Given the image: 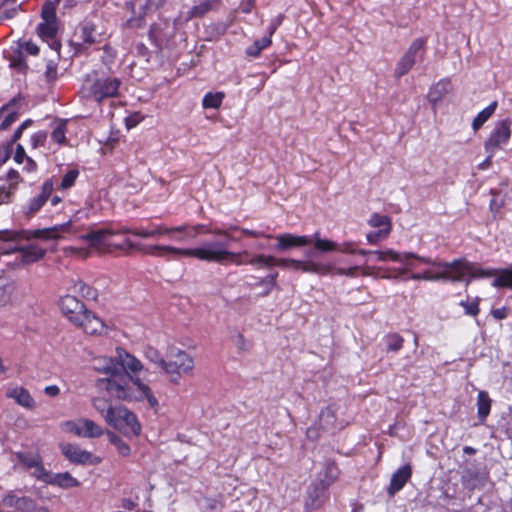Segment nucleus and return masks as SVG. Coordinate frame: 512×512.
<instances>
[{
    "instance_id": "1",
    "label": "nucleus",
    "mask_w": 512,
    "mask_h": 512,
    "mask_svg": "<svg viewBox=\"0 0 512 512\" xmlns=\"http://www.w3.org/2000/svg\"><path fill=\"white\" fill-rule=\"evenodd\" d=\"M230 231H241L245 236L252 238H271L270 234H265L263 231L252 230L248 228H241L236 225H231L228 228L213 227V229H206V234H213L223 237L225 241H210L206 242L203 246L195 248H176L173 246L153 245L149 247L148 253L152 256L164 257L173 256L174 258L189 257L195 258L199 261L208 263H217L221 265L236 264L241 265L244 261L241 259L243 253H235L228 249L229 241H237Z\"/></svg>"
},
{
    "instance_id": "2",
    "label": "nucleus",
    "mask_w": 512,
    "mask_h": 512,
    "mask_svg": "<svg viewBox=\"0 0 512 512\" xmlns=\"http://www.w3.org/2000/svg\"><path fill=\"white\" fill-rule=\"evenodd\" d=\"M91 365L94 370L111 376L98 382L111 397L127 402L146 401L154 410L158 408V400L147 384L128 373L119 375L116 359L98 356L91 360Z\"/></svg>"
},
{
    "instance_id": "3",
    "label": "nucleus",
    "mask_w": 512,
    "mask_h": 512,
    "mask_svg": "<svg viewBox=\"0 0 512 512\" xmlns=\"http://www.w3.org/2000/svg\"><path fill=\"white\" fill-rule=\"evenodd\" d=\"M115 235H121L120 224H110L97 230H91L81 235L80 239L87 242L88 246L99 254L116 251L128 252L135 248V244L129 238H124L120 242L109 241V237Z\"/></svg>"
},
{
    "instance_id": "4",
    "label": "nucleus",
    "mask_w": 512,
    "mask_h": 512,
    "mask_svg": "<svg viewBox=\"0 0 512 512\" xmlns=\"http://www.w3.org/2000/svg\"><path fill=\"white\" fill-rule=\"evenodd\" d=\"M57 5L58 2L52 0H47L44 3L41 9L42 22L37 26V35L52 51L56 53L57 56H59L62 45L60 40L57 38Z\"/></svg>"
},
{
    "instance_id": "5",
    "label": "nucleus",
    "mask_w": 512,
    "mask_h": 512,
    "mask_svg": "<svg viewBox=\"0 0 512 512\" xmlns=\"http://www.w3.org/2000/svg\"><path fill=\"white\" fill-rule=\"evenodd\" d=\"M194 367V359L186 351L176 346L167 348L163 372L171 382L177 383L183 374H191Z\"/></svg>"
},
{
    "instance_id": "6",
    "label": "nucleus",
    "mask_w": 512,
    "mask_h": 512,
    "mask_svg": "<svg viewBox=\"0 0 512 512\" xmlns=\"http://www.w3.org/2000/svg\"><path fill=\"white\" fill-rule=\"evenodd\" d=\"M121 80L116 77H98L96 72L87 75L83 84L86 96L97 102L118 96Z\"/></svg>"
},
{
    "instance_id": "7",
    "label": "nucleus",
    "mask_w": 512,
    "mask_h": 512,
    "mask_svg": "<svg viewBox=\"0 0 512 512\" xmlns=\"http://www.w3.org/2000/svg\"><path fill=\"white\" fill-rule=\"evenodd\" d=\"M34 479L61 489L77 488L80 481L69 472L53 473L34 457Z\"/></svg>"
},
{
    "instance_id": "8",
    "label": "nucleus",
    "mask_w": 512,
    "mask_h": 512,
    "mask_svg": "<svg viewBox=\"0 0 512 512\" xmlns=\"http://www.w3.org/2000/svg\"><path fill=\"white\" fill-rule=\"evenodd\" d=\"M63 432L73 434L79 438H100L105 434V429L95 421L79 417L72 420L64 421L60 424Z\"/></svg>"
},
{
    "instance_id": "9",
    "label": "nucleus",
    "mask_w": 512,
    "mask_h": 512,
    "mask_svg": "<svg viewBox=\"0 0 512 512\" xmlns=\"http://www.w3.org/2000/svg\"><path fill=\"white\" fill-rule=\"evenodd\" d=\"M60 451L63 456L72 464L81 466H96L102 462V458L92 452L83 449L75 443L60 444Z\"/></svg>"
},
{
    "instance_id": "10",
    "label": "nucleus",
    "mask_w": 512,
    "mask_h": 512,
    "mask_svg": "<svg viewBox=\"0 0 512 512\" xmlns=\"http://www.w3.org/2000/svg\"><path fill=\"white\" fill-rule=\"evenodd\" d=\"M511 125L512 121L509 118L496 123L489 137L484 142L486 153L496 154L503 145L509 142L512 134Z\"/></svg>"
},
{
    "instance_id": "11",
    "label": "nucleus",
    "mask_w": 512,
    "mask_h": 512,
    "mask_svg": "<svg viewBox=\"0 0 512 512\" xmlns=\"http://www.w3.org/2000/svg\"><path fill=\"white\" fill-rule=\"evenodd\" d=\"M62 315L73 325L79 323L87 311L85 305L75 296L66 294L58 302Z\"/></svg>"
},
{
    "instance_id": "12",
    "label": "nucleus",
    "mask_w": 512,
    "mask_h": 512,
    "mask_svg": "<svg viewBox=\"0 0 512 512\" xmlns=\"http://www.w3.org/2000/svg\"><path fill=\"white\" fill-rule=\"evenodd\" d=\"M291 264L297 270L312 271L315 267L313 263H306L299 260L277 259L272 255L258 254L249 260V264L257 267L286 266Z\"/></svg>"
},
{
    "instance_id": "13",
    "label": "nucleus",
    "mask_w": 512,
    "mask_h": 512,
    "mask_svg": "<svg viewBox=\"0 0 512 512\" xmlns=\"http://www.w3.org/2000/svg\"><path fill=\"white\" fill-rule=\"evenodd\" d=\"M340 252L349 253V254H361V255H371L374 256L377 261H395V262H403L401 255L391 249H387L385 251H366L359 249L355 243L348 242L343 243L341 247L338 246V250Z\"/></svg>"
},
{
    "instance_id": "14",
    "label": "nucleus",
    "mask_w": 512,
    "mask_h": 512,
    "mask_svg": "<svg viewBox=\"0 0 512 512\" xmlns=\"http://www.w3.org/2000/svg\"><path fill=\"white\" fill-rule=\"evenodd\" d=\"M0 239L3 240H12L13 244L11 247L6 250V253L14 252L20 255L21 262L23 264H30L32 261V253H31V244L29 242V237L25 234V240L27 244L22 245V236L14 233H10L7 231H0Z\"/></svg>"
},
{
    "instance_id": "15",
    "label": "nucleus",
    "mask_w": 512,
    "mask_h": 512,
    "mask_svg": "<svg viewBox=\"0 0 512 512\" xmlns=\"http://www.w3.org/2000/svg\"><path fill=\"white\" fill-rule=\"evenodd\" d=\"M121 234H132L141 238H153L160 235H168L171 239H174L173 227H167L163 224H151L149 228H129L125 225L120 224Z\"/></svg>"
},
{
    "instance_id": "16",
    "label": "nucleus",
    "mask_w": 512,
    "mask_h": 512,
    "mask_svg": "<svg viewBox=\"0 0 512 512\" xmlns=\"http://www.w3.org/2000/svg\"><path fill=\"white\" fill-rule=\"evenodd\" d=\"M271 236V238H275L277 240L274 249L278 252H285L293 248L305 247L312 244V238L307 235L284 233L277 236Z\"/></svg>"
},
{
    "instance_id": "17",
    "label": "nucleus",
    "mask_w": 512,
    "mask_h": 512,
    "mask_svg": "<svg viewBox=\"0 0 512 512\" xmlns=\"http://www.w3.org/2000/svg\"><path fill=\"white\" fill-rule=\"evenodd\" d=\"M81 328L86 334L92 336H103L108 333L109 327L106 323L90 311H86L83 318L75 325Z\"/></svg>"
},
{
    "instance_id": "18",
    "label": "nucleus",
    "mask_w": 512,
    "mask_h": 512,
    "mask_svg": "<svg viewBox=\"0 0 512 512\" xmlns=\"http://www.w3.org/2000/svg\"><path fill=\"white\" fill-rule=\"evenodd\" d=\"M126 414L121 416L119 419V426H114L113 428L123 432L125 435H139L141 432V425L134 413L126 408Z\"/></svg>"
},
{
    "instance_id": "19",
    "label": "nucleus",
    "mask_w": 512,
    "mask_h": 512,
    "mask_svg": "<svg viewBox=\"0 0 512 512\" xmlns=\"http://www.w3.org/2000/svg\"><path fill=\"white\" fill-rule=\"evenodd\" d=\"M117 367L122 368L126 372L137 374L143 370V365L136 357L123 351L118 350L116 357Z\"/></svg>"
},
{
    "instance_id": "20",
    "label": "nucleus",
    "mask_w": 512,
    "mask_h": 512,
    "mask_svg": "<svg viewBox=\"0 0 512 512\" xmlns=\"http://www.w3.org/2000/svg\"><path fill=\"white\" fill-rule=\"evenodd\" d=\"M412 474L411 466L406 464L400 467L395 473H393L388 487V493L390 495L395 494L401 490L406 482L410 479Z\"/></svg>"
},
{
    "instance_id": "21",
    "label": "nucleus",
    "mask_w": 512,
    "mask_h": 512,
    "mask_svg": "<svg viewBox=\"0 0 512 512\" xmlns=\"http://www.w3.org/2000/svg\"><path fill=\"white\" fill-rule=\"evenodd\" d=\"M206 229H213L212 227L205 224H196L193 226L184 224L180 226L173 227L174 234H181L180 236H175L174 240L183 242L188 238H196L199 234L204 233Z\"/></svg>"
},
{
    "instance_id": "22",
    "label": "nucleus",
    "mask_w": 512,
    "mask_h": 512,
    "mask_svg": "<svg viewBox=\"0 0 512 512\" xmlns=\"http://www.w3.org/2000/svg\"><path fill=\"white\" fill-rule=\"evenodd\" d=\"M452 89L451 81L448 78L440 79L436 84L432 85L428 92L429 102L437 104Z\"/></svg>"
},
{
    "instance_id": "23",
    "label": "nucleus",
    "mask_w": 512,
    "mask_h": 512,
    "mask_svg": "<svg viewBox=\"0 0 512 512\" xmlns=\"http://www.w3.org/2000/svg\"><path fill=\"white\" fill-rule=\"evenodd\" d=\"M71 221L50 228L34 230V239H58L60 232H68Z\"/></svg>"
},
{
    "instance_id": "24",
    "label": "nucleus",
    "mask_w": 512,
    "mask_h": 512,
    "mask_svg": "<svg viewBox=\"0 0 512 512\" xmlns=\"http://www.w3.org/2000/svg\"><path fill=\"white\" fill-rule=\"evenodd\" d=\"M4 506L26 511L30 508V499L20 496L17 492H9L2 500Z\"/></svg>"
},
{
    "instance_id": "25",
    "label": "nucleus",
    "mask_w": 512,
    "mask_h": 512,
    "mask_svg": "<svg viewBox=\"0 0 512 512\" xmlns=\"http://www.w3.org/2000/svg\"><path fill=\"white\" fill-rule=\"evenodd\" d=\"M131 7L133 15L125 22L124 26L128 29H142L146 26V15L147 11L140 6L136 12L134 9L133 2L127 3Z\"/></svg>"
},
{
    "instance_id": "26",
    "label": "nucleus",
    "mask_w": 512,
    "mask_h": 512,
    "mask_svg": "<svg viewBox=\"0 0 512 512\" xmlns=\"http://www.w3.org/2000/svg\"><path fill=\"white\" fill-rule=\"evenodd\" d=\"M498 107V102L493 101L483 110H481L472 121V129L478 131L488 119L495 113Z\"/></svg>"
},
{
    "instance_id": "27",
    "label": "nucleus",
    "mask_w": 512,
    "mask_h": 512,
    "mask_svg": "<svg viewBox=\"0 0 512 512\" xmlns=\"http://www.w3.org/2000/svg\"><path fill=\"white\" fill-rule=\"evenodd\" d=\"M326 485H316L313 489L309 490L308 497L305 502V506L309 510L318 508L321 504V498L323 496Z\"/></svg>"
},
{
    "instance_id": "28",
    "label": "nucleus",
    "mask_w": 512,
    "mask_h": 512,
    "mask_svg": "<svg viewBox=\"0 0 512 512\" xmlns=\"http://www.w3.org/2000/svg\"><path fill=\"white\" fill-rule=\"evenodd\" d=\"M6 395L24 407H30L31 405V396L29 392L22 387L10 388L8 389Z\"/></svg>"
},
{
    "instance_id": "29",
    "label": "nucleus",
    "mask_w": 512,
    "mask_h": 512,
    "mask_svg": "<svg viewBox=\"0 0 512 512\" xmlns=\"http://www.w3.org/2000/svg\"><path fill=\"white\" fill-rule=\"evenodd\" d=\"M272 44V39H270V37H263L261 39H256L251 45H249L246 50H245V53L246 55L250 56V57H258L261 52L270 47Z\"/></svg>"
},
{
    "instance_id": "30",
    "label": "nucleus",
    "mask_w": 512,
    "mask_h": 512,
    "mask_svg": "<svg viewBox=\"0 0 512 512\" xmlns=\"http://www.w3.org/2000/svg\"><path fill=\"white\" fill-rule=\"evenodd\" d=\"M491 408V399L487 392L480 391L477 398V412L481 422L489 415Z\"/></svg>"
},
{
    "instance_id": "31",
    "label": "nucleus",
    "mask_w": 512,
    "mask_h": 512,
    "mask_svg": "<svg viewBox=\"0 0 512 512\" xmlns=\"http://www.w3.org/2000/svg\"><path fill=\"white\" fill-rule=\"evenodd\" d=\"M225 98L224 92H208L202 99V106L204 109H219Z\"/></svg>"
},
{
    "instance_id": "32",
    "label": "nucleus",
    "mask_w": 512,
    "mask_h": 512,
    "mask_svg": "<svg viewBox=\"0 0 512 512\" xmlns=\"http://www.w3.org/2000/svg\"><path fill=\"white\" fill-rule=\"evenodd\" d=\"M415 63V59L403 54V56L396 63V67L394 69V76L396 78H401L404 75L408 74L409 71L414 67Z\"/></svg>"
},
{
    "instance_id": "33",
    "label": "nucleus",
    "mask_w": 512,
    "mask_h": 512,
    "mask_svg": "<svg viewBox=\"0 0 512 512\" xmlns=\"http://www.w3.org/2000/svg\"><path fill=\"white\" fill-rule=\"evenodd\" d=\"M123 415H127L126 414V407L124 406H115V407H109L106 411V413L104 414V420L105 422L114 427V426H119V419L121 418V416Z\"/></svg>"
},
{
    "instance_id": "34",
    "label": "nucleus",
    "mask_w": 512,
    "mask_h": 512,
    "mask_svg": "<svg viewBox=\"0 0 512 512\" xmlns=\"http://www.w3.org/2000/svg\"><path fill=\"white\" fill-rule=\"evenodd\" d=\"M17 120V113L13 106H6L0 110V130L8 129Z\"/></svg>"
},
{
    "instance_id": "35",
    "label": "nucleus",
    "mask_w": 512,
    "mask_h": 512,
    "mask_svg": "<svg viewBox=\"0 0 512 512\" xmlns=\"http://www.w3.org/2000/svg\"><path fill=\"white\" fill-rule=\"evenodd\" d=\"M53 192V183L51 180L44 182L40 195L34 199V213H36L51 197Z\"/></svg>"
},
{
    "instance_id": "36",
    "label": "nucleus",
    "mask_w": 512,
    "mask_h": 512,
    "mask_svg": "<svg viewBox=\"0 0 512 512\" xmlns=\"http://www.w3.org/2000/svg\"><path fill=\"white\" fill-rule=\"evenodd\" d=\"M426 42V38L413 40L404 54L416 60L419 54H421V56L424 54Z\"/></svg>"
},
{
    "instance_id": "37",
    "label": "nucleus",
    "mask_w": 512,
    "mask_h": 512,
    "mask_svg": "<svg viewBox=\"0 0 512 512\" xmlns=\"http://www.w3.org/2000/svg\"><path fill=\"white\" fill-rule=\"evenodd\" d=\"M213 8V1L212 0H204L201 1L199 4L194 5L190 10L191 17L194 18H201L204 15H206L209 11H211Z\"/></svg>"
},
{
    "instance_id": "38",
    "label": "nucleus",
    "mask_w": 512,
    "mask_h": 512,
    "mask_svg": "<svg viewBox=\"0 0 512 512\" xmlns=\"http://www.w3.org/2000/svg\"><path fill=\"white\" fill-rule=\"evenodd\" d=\"M79 170L78 169H70L67 171L61 180L60 183V189L67 190L75 185V182L77 178L79 177Z\"/></svg>"
},
{
    "instance_id": "39",
    "label": "nucleus",
    "mask_w": 512,
    "mask_h": 512,
    "mask_svg": "<svg viewBox=\"0 0 512 512\" xmlns=\"http://www.w3.org/2000/svg\"><path fill=\"white\" fill-rule=\"evenodd\" d=\"M368 223L371 227H382V229L388 228L389 232L391 231V220L387 215L374 213Z\"/></svg>"
},
{
    "instance_id": "40",
    "label": "nucleus",
    "mask_w": 512,
    "mask_h": 512,
    "mask_svg": "<svg viewBox=\"0 0 512 512\" xmlns=\"http://www.w3.org/2000/svg\"><path fill=\"white\" fill-rule=\"evenodd\" d=\"M145 355L149 361L156 364L163 371L164 364H165V357H163L158 350L149 347V348H147Z\"/></svg>"
},
{
    "instance_id": "41",
    "label": "nucleus",
    "mask_w": 512,
    "mask_h": 512,
    "mask_svg": "<svg viewBox=\"0 0 512 512\" xmlns=\"http://www.w3.org/2000/svg\"><path fill=\"white\" fill-rule=\"evenodd\" d=\"M314 247L315 249L321 252H332L338 250V245L335 242L328 239H316V241L314 242Z\"/></svg>"
},
{
    "instance_id": "42",
    "label": "nucleus",
    "mask_w": 512,
    "mask_h": 512,
    "mask_svg": "<svg viewBox=\"0 0 512 512\" xmlns=\"http://www.w3.org/2000/svg\"><path fill=\"white\" fill-rule=\"evenodd\" d=\"M66 124L60 123L58 124L51 133V138L54 142L58 144H63L66 141Z\"/></svg>"
},
{
    "instance_id": "43",
    "label": "nucleus",
    "mask_w": 512,
    "mask_h": 512,
    "mask_svg": "<svg viewBox=\"0 0 512 512\" xmlns=\"http://www.w3.org/2000/svg\"><path fill=\"white\" fill-rule=\"evenodd\" d=\"M95 28L93 25L86 24L81 29V38L83 40V43L91 45L95 43V36H94Z\"/></svg>"
},
{
    "instance_id": "44",
    "label": "nucleus",
    "mask_w": 512,
    "mask_h": 512,
    "mask_svg": "<svg viewBox=\"0 0 512 512\" xmlns=\"http://www.w3.org/2000/svg\"><path fill=\"white\" fill-rule=\"evenodd\" d=\"M390 234L389 229H380L378 231H371L367 234V241L370 244H376L381 240H384Z\"/></svg>"
},
{
    "instance_id": "45",
    "label": "nucleus",
    "mask_w": 512,
    "mask_h": 512,
    "mask_svg": "<svg viewBox=\"0 0 512 512\" xmlns=\"http://www.w3.org/2000/svg\"><path fill=\"white\" fill-rule=\"evenodd\" d=\"M45 78L47 82H53L57 78V63L55 60H49L45 63Z\"/></svg>"
},
{
    "instance_id": "46",
    "label": "nucleus",
    "mask_w": 512,
    "mask_h": 512,
    "mask_svg": "<svg viewBox=\"0 0 512 512\" xmlns=\"http://www.w3.org/2000/svg\"><path fill=\"white\" fill-rule=\"evenodd\" d=\"M403 346V338L397 334L389 335L387 337V350L396 352Z\"/></svg>"
},
{
    "instance_id": "47",
    "label": "nucleus",
    "mask_w": 512,
    "mask_h": 512,
    "mask_svg": "<svg viewBox=\"0 0 512 512\" xmlns=\"http://www.w3.org/2000/svg\"><path fill=\"white\" fill-rule=\"evenodd\" d=\"M460 305L465 309L467 315L476 316L479 313L478 299H474L471 302L461 301Z\"/></svg>"
},
{
    "instance_id": "48",
    "label": "nucleus",
    "mask_w": 512,
    "mask_h": 512,
    "mask_svg": "<svg viewBox=\"0 0 512 512\" xmlns=\"http://www.w3.org/2000/svg\"><path fill=\"white\" fill-rule=\"evenodd\" d=\"M92 406L96 411H98L103 417L106 413L107 409L111 407L108 405L107 401L100 397H95L92 399Z\"/></svg>"
},
{
    "instance_id": "49",
    "label": "nucleus",
    "mask_w": 512,
    "mask_h": 512,
    "mask_svg": "<svg viewBox=\"0 0 512 512\" xmlns=\"http://www.w3.org/2000/svg\"><path fill=\"white\" fill-rule=\"evenodd\" d=\"M283 18H284L283 15H278L276 18H274L270 22V24H269V26L267 28V35H266V37H270V39H272V36L274 35V33L277 31V29L282 24Z\"/></svg>"
},
{
    "instance_id": "50",
    "label": "nucleus",
    "mask_w": 512,
    "mask_h": 512,
    "mask_svg": "<svg viewBox=\"0 0 512 512\" xmlns=\"http://www.w3.org/2000/svg\"><path fill=\"white\" fill-rule=\"evenodd\" d=\"M10 66L15 69H18L19 71L28 69V65L26 62H24L22 54H20L19 56L12 57L10 59Z\"/></svg>"
},
{
    "instance_id": "51",
    "label": "nucleus",
    "mask_w": 512,
    "mask_h": 512,
    "mask_svg": "<svg viewBox=\"0 0 512 512\" xmlns=\"http://www.w3.org/2000/svg\"><path fill=\"white\" fill-rule=\"evenodd\" d=\"M334 418V410L331 407H327L325 410H323L320 414V419L323 423H325L327 426L332 425Z\"/></svg>"
},
{
    "instance_id": "52",
    "label": "nucleus",
    "mask_w": 512,
    "mask_h": 512,
    "mask_svg": "<svg viewBox=\"0 0 512 512\" xmlns=\"http://www.w3.org/2000/svg\"><path fill=\"white\" fill-rule=\"evenodd\" d=\"M165 0H146L144 5H141L147 12L151 10H158L164 5Z\"/></svg>"
},
{
    "instance_id": "53",
    "label": "nucleus",
    "mask_w": 512,
    "mask_h": 512,
    "mask_svg": "<svg viewBox=\"0 0 512 512\" xmlns=\"http://www.w3.org/2000/svg\"><path fill=\"white\" fill-rule=\"evenodd\" d=\"M115 447L117 449L118 454L123 457L129 456L131 453L130 446L126 442H124L122 439L115 445Z\"/></svg>"
},
{
    "instance_id": "54",
    "label": "nucleus",
    "mask_w": 512,
    "mask_h": 512,
    "mask_svg": "<svg viewBox=\"0 0 512 512\" xmlns=\"http://www.w3.org/2000/svg\"><path fill=\"white\" fill-rule=\"evenodd\" d=\"M24 156H25L24 148L21 145H18L15 155H14V160L17 163L21 164L23 162Z\"/></svg>"
},
{
    "instance_id": "55",
    "label": "nucleus",
    "mask_w": 512,
    "mask_h": 512,
    "mask_svg": "<svg viewBox=\"0 0 512 512\" xmlns=\"http://www.w3.org/2000/svg\"><path fill=\"white\" fill-rule=\"evenodd\" d=\"M60 389L56 385H50L45 388V393L50 397H55L59 394Z\"/></svg>"
},
{
    "instance_id": "56",
    "label": "nucleus",
    "mask_w": 512,
    "mask_h": 512,
    "mask_svg": "<svg viewBox=\"0 0 512 512\" xmlns=\"http://www.w3.org/2000/svg\"><path fill=\"white\" fill-rule=\"evenodd\" d=\"M487 154L488 155H487L486 159L479 165L480 169H487L492 164V158L494 157L495 154H491V153H487Z\"/></svg>"
},
{
    "instance_id": "57",
    "label": "nucleus",
    "mask_w": 512,
    "mask_h": 512,
    "mask_svg": "<svg viewBox=\"0 0 512 512\" xmlns=\"http://www.w3.org/2000/svg\"><path fill=\"white\" fill-rule=\"evenodd\" d=\"M105 433L107 434L109 442L112 443L114 446L121 440L120 437H118L115 433L111 431L105 430Z\"/></svg>"
},
{
    "instance_id": "58",
    "label": "nucleus",
    "mask_w": 512,
    "mask_h": 512,
    "mask_svg": "<svg viewBox=\"0 0 512 512\" xmlns=\"http://www.w3.org/2000/svg\"><path fill=\"white\" fill-rule=\"evenodd\" d=\"M9 158V151L6 148L0 149V166Z\"/></svg>"
},
{
    "instance_id": "59",
    "label": "nucleus",
    "mask_w": 512,
    "mask_h": 512,
    "mask_svg": "<svg viewBox=\"0 0 512 512\" xmlns=\"http://www.w3.org/2000/svg\"><path fill=\"white\" fill-rule=\"evenodd\" d=\"M45 252L42 248H38L34 245V261L41 259L44 256Z\"/></svg>"
},
{
    "instance_id": "60",
    "label": "nucleus",
    "mask_w": 512,
    "mask_h": 512,
    "mask_svg": "<svg viewBox=\"0 0 512 512\" xmlns=\"http://www.w3.org/2000/svg\"><path fill=\"white\" fill-rule=\"evenodd\" d=\"M493 316L497 319H503L506 317V313L504 309H496L493 312Z\"/></svg>"
},
{
    "instance_id": "61",
    "label": "nucleus",
    "mask_w": 512,
    "mask_h": 512,
    "mask_svg": "<svg viewBox=\"0 0 512 512\" xmlns=\"http://www.w3.org/2000/svg\"><path fill=\"white\" fill-rule=\"evenodd\" d=\"M103 50L111 58L115 57V51L113 50V48L111 46L106 44V45L103 46Z\"/></svg>"
},
{
    "instance_id": "62",
    "label": "nucleus",
    "mask_w": 512,
    "mask_h": 512,
    "mask_svg": "<svg viewBox=\"0 0 512 512\" xmlns=\"http://www.w3.org/2000/svg\"><path fill=\"white\" fill-rule=\"evenodd\" d=\"M360 272H361V270L359 267H350V268H348L346 275L355 276V275H358Z\"/></svg>"
},
{
    "instance_id": "63",
    "label": "nucleus",
    "mask_w": 512,
    "mask_h": 512,
    "mask_svg": "<svg viewBox=\"0 0 512 512\" xmlns=\"http://www.w3.org/2000/svg\"><path fill=\"white\" fill-rule=\"evenodd\" d=\"M61 201H62V199L57 195L51 197V205L52 206L58 205Z\"/></svg>"
},
{
    "instance_id": "64",
    "label": "nucleus",
    "mask_w": 512,
    "mask_h": 512,
    "mask_svg": "<svg viewBox=\"0 0 512 512\" xmlns=\"http://www.w3.org/2000/svg\"><path fill=\"white\" fill-rule=\"evenodd\" d=\"M137 125V121L132 120L131 118L126 119V126L128 128H132Z\"/></svg>"
}]
</instances>
